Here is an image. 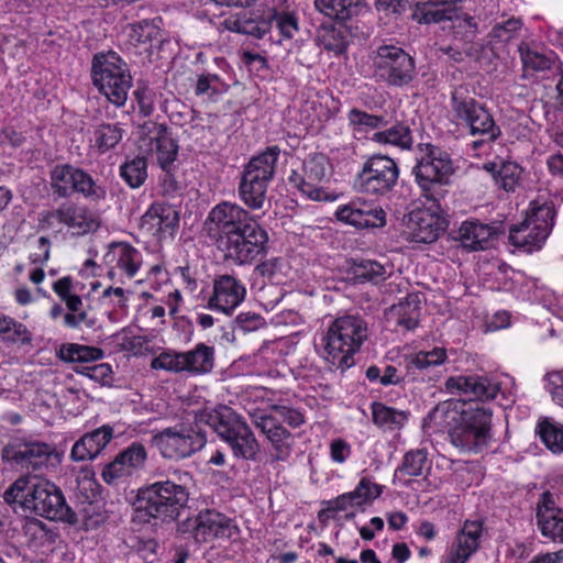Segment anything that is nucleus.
<instances>
[{"instance_id":"obj_15","label":"nucleus","mask_w":563,"mask_h":563,"mask_svg":"<svg viewBox=\"0 0 563 563\" xmlns=\"http://www.w3.org/2000/svg\"><path fill=\"white\" fill-rule=\"evenodd\" d=\"M214 366V349L199 343L187 352L165 351L151 362V368L172 373L187 372L192 375L210 373Z\"/></svg>"},{"instance_id":"obj_64","label":"nucleus","mask_w":563,"mask_h":563,"mask_svg":"<svg viewBox=\"0 0 563 563\" xmlns=\"http://www.w3.org/2000/svg\"><path fill=\"white\" fill-rule=\"evenodd\" d=\"M351 455V446L342 439H335L330 444V456L334 463L342 464Z\"/></svg>"},{"instance_id":"obj_60","label":"nucleus","mask_w":563,"mask_h":563,"mask_svg":"<svg viewBox=\"0 0 563 563\" xmlns=\"http://www.w3.org/2000/svg\"><path fill=\"white\" fill-rule=\"evenodd\" d=\"M236 329L242 332H252L256 331L260 328L264 327V319L255 312H241L235 318Z\"/></svg>"},{"instance_id":"obj_62","label":"nucleus","mask_w":563,"mask_h":563,"mask_svg":"<svg viewBox=\"0 0 563 563\" xmlns=\"http://www.w3.org/2000/svg\"><path fill=\"white\" fill-rule=\"evenodd\" d=\"M284 262L282 258H269L258 264L255 268L256 273L269 280H275L277 275L282 273Z\"/></svg>"},{"instance_id":"obj_30","label":"nucleus","mask_w":563,"mask_h":563,"mask_svg":"<svg viewBox=\"0 0 563 563\" xmlns=\"http://www.w3.org/2000/svg\"><path fill=\"white\" fill-rule=\"evenodd\" d=\"M112 438L113 428L109 424H103L76 441L71 448L70 457L77 462L93 460Z\"/></svg>"},{"instance_id":"obj_4","label":"nucleus","mask_w":563,"mask_h":563,"mask_svg":"<svg viewBox=\"0 0 563 563\" xmlns=\"http://www.w3.org/2000/svg\"><path fill=\"white\" fill-rule=\"evenodd\" d=\"M368 335L367 323L356 314L334 319L316 344L320 356L331 369L341 372L354 365V354Z\"/></svg>"},{"instance_id":"obj_19","label":"nucleus","mask_w":563,"mask_h":563,"mask_svg":"<svg viewBox=\"0 0 563 563\" xmlns=\"http://www.w3.org/2000/svg\"><path fill=\"white\" fill-rule=\"evenodd\" d=\"M253 426L265 437L272 448L274 461L284 462L292 452L295 438L278 418L261 409L249 411Z\"/></svg>"},{"instance_id":"obj_58","label":"nucleus","mask_w":563,"mask_h":563,"mask_svg":"<svg viewBox=\"0 0 563 563\" xmlns=\"http://www.w3.org/2000/svg\"><path fill=\"white\" fill-rule=\"evenodd\" d=\"M272 410L291 428H298L306 422L305 415L299 409L283 405H274L272 406Z\"/></svg>"},{"instance_id":"obj_45","label":"nucleus","mask_w":563,"mask_h":563,"mask_svg":"<svg viewBox=\"0 0 563 563\" xmlns=\"http://www.w3.org/2000/svg\"><path fill=\"white\" fill-rule=\"evenodd\" d=\"M74 192L80 194L86 199L98 202L106 198L107 190L84 169L79 168L76 174Z\"/></svg>"},{"instance_id":"obj_18","label":"nucleus","mask_w":563,"mask_h":563,"mask_svg":"<svg viewBox=\"0 0 563 563\" xmlns=\"http://www.w3.org/2000/svg\"><path fill=\"white\" fill-rule=\"evenodd\" d=\"M453 172V162L450 155L431 144L426 145L413 167L416 180L424 191L429 190L432 185L448 183Z\"/></svg>"},{"instance_id":"obj_59","label":"nucleus","mask_w":563,"mask_h":563,"mask_svg":"<svg viewBox=\"0 0 563 563\" xmlns=\"http://www.w3.org/2000/svg\"><path fill=\"white\" fill-rule=\"evenodd\" d=\"M278 361V354L275 351L274 343H264L253 356V362L267 369H264L268 375L272 374V366Z\"/></svg>"},{"instance_id":"obj_37","label":"nucleus","mask_w":563,"mask_h":563,"mask_svg":"<svg viewBox=\"0 0 563 563\" xmlns=\"http://www.w3.org/2000/svg\"><path fill=\"white\" fill-rule=\"evenodd\" d=\"M77 167L70 164H59L51 170V187L58 197L66 198L74 194Z\"/></svg>"},{"instance_id":"obj_12","label":"nucleus","mask_w":563,"mask_h":563,"mask_svg":"<svg viewBox=\"0 0 563 563\" xmlns=\"http://www.w3.org/2000/svg\"><path fill=\"white\" fill-rule=\"evenodd\" d=\"M554 217L553 203H531L526 219L510 227V244L526 253L541 250L553 229Z\"/></svg>"},{"instance_id":"obj_41","label":"nucleus","mask_w":563,"mask_h":563,"mask_svg":"<svg viewBox=\"0 0 563 563\" xmlns=\"http://www.w3.org/2000/svg\"><path fill=\"white\" fill-rule=\"evenodd\" d=\"M228 91L227 84L216 74H202L198 77L195 93L206 101L217 102Z\"/></svg>"},{"instance_id":"obj_55","label":"nucleus","mask_w":563,"mask_h":563,"mask_svg":"<svg viewBox=\"0 0 563 563\" xmlns=\"http://www.w3.org/2000/svg\"><path fill=\"white\" fill-rule=\"evenodd\" d=\"M521 175V168L512 162L504 163L497 172L496 180L506 191H514Z\"/></svg>"},{"instance_id":"obj_5","label":"nucleus","mask_w":563,"mask_h":563,"mask_svg":"<svg viewBox=\"0 0 563 563\" xmlns=\"http://www.w3.org/2000/svg\"><path fill=\"white\" fill-rule=\"evenodd\" d=\"M191 482L188 472L176 470L166 481L155 482L140 488L136 511L162 520H174L188 501L187 484Z\"/></svg>"},{"instance_id":"obj_10","label":"nucleus","mask_w":563,"mask_h":563,"mask_svg":"<svg viewBox=\"0 0 563 563\" xmlns=\"http://www.w3.org/2000/svg\"><path fill=\"white\" fill-rule=\"evenodd\" d=\"M91 77L93 85L117 107H122L132 86L126 64L114 52L100 53L93 57Z\"/></svg>"},{"instance_id":"obj_47","label":"nucleus","mask_w":563,"mask_h":563,"mask_svg":"<svg viewBox=\"0 0 563 563\" xmlns=\"http://www.w3.org/2000/svg\"><path fill=\"white\" fill-rule=\"evenodd\" d=\"M349 124L356 132L376 130L388 124L385 115L372 114L357 108L351 109L346 114Z\"/></svg>"},{"instance_id":"obj_42","label":"nucleus","mask_w":563,"mask_h":563,"mask_svg":"<svg viewBox=\"0 0 563 563\" xmlns=\"http://www.w3.org/2000/svg\"><path fill=\"white\" fill-rule=\"evenodd\" d=\"M0 335L3 341L13 344L24 345L32 342V333L26 325L2 313H0Z\"/></svg>"},{"instance_id":"obj_13","label":"nucleus","mask_w":563,"mask_h":563,"mask_svg":"<svg viewBox=\"0 0 563 563\" xmlns=\"http://www.w3.org/2000/svg\"><path fill=\"white\" fill-rule=\"evenodd\" d=\"M205 433L186 424L168 427L153 437V444L159 454L172 461H180L191 456L206 445Z\"/></svg>"},{"instance_id":"obj_31","label":"nucleus","mask_w":563,"mask_h":563,"mask_svg":"<svg viewBox=\"0 0 563 563\" xmlns=\"http://www.w3.org/2000/svg\"><path fill=\"white\" fill-rule=\"evenodd\" d=\"M162 19L143 20L131 25L129 34L130 43L141 52L151 55L155 48H158L163 42L161 30Z\"/></svg>"},{"instance_id":"obj_27","label":"nucleus","mask_w":563,"mask_h":563,"mask_svg":"<svg viewBox=\"0 0 563 563\" xmlns=\"http://www.w3.org/2000/svg\"><path fill=\"white\" fill-rule=\"evenodd\" d=\"M537 521L542 534L563 543L562 510L556 506L553 494L544 492L537 505Z\"/></svg>"},{"instance_id":"obj_11","label":"nucleus","mask_w":563,"mask_h":563,"mask_svg":"<svg viewBox=\"0 0 563 563\" xmlns=\"http://www.w3.org/2000/svg\"><path fill=\"white\" fill-rule=\"evenodd\" d=\"M240 528L233 518L216 510L202 509L177 526V533L195 543H211L216 540H236Z\"/></svg>"},{"instance_id":"obj_29","label":"nucleus","mask_w":563,"mask_h":563,"mask_svg":"<svg viewBox=\"0 0 563 563\" xmlns=\"http://www.w3.org/2000/svg\"><path fill=\"white\" fill-rule=\"evenodd\" d=\"M338 220L356 228H379L385 225V211L368 205L353 201L338 208Z\"/></svg>"},{"instance_id":"obj_9","label":"nucleus","mask_w":563,"mask_h":563,"mask_svg":"<svg viewBox=\"0 0 563 563\" xmlns=\"http://www.w3.org/2000/svg\"><path fill=\"white\" fill-rule=\"evenodd\" d=\"M223 25L231 32L263 38L276 26L284 40H291L299 32L298 18L294 12L268 8L262 15L242 12L231 15L223 21Z\"/></svg>"},{"instance_id":"obj_50","label":"nucleus","mask_w":563,"mask_h":563,"mask_svg":"<svg viewBox=\"0 0 563 563\" xmlns=\"http://www.w3.org/2000/svg\"><path fill=\"white\" fill-rule=\"evenodd\" d=\"M396 309L398 313V325L408 331L413 330L418 325L420 307L417 296L407 297L406 301L400 302Z\"/></svg>"},{"instance_id":"obj_8","label":"nucleus","mask_w":563,"mask_h":563,"mask_svg":"<svg viewBox=\"0 0 563 563\" xmlns=\"http://www.w3.org/2000/svg\"><path fill=\"white\" fill-rule=\"evenodd\" d=\"M279 154L278 146H269L245 165L239 184V197L247 208L260 210L264 207Z\"/></svg>"},{"instance_id":"obj_1","label":"nucleus","mask_w":563,"mask_h":563,"mask_svg":"<svg viewBox=\"0 0 563 563\" xmlns=\"http://www.w3.org/2000/svg\"><path fill=\"white\" fill-rule=\"evenodd\" d=\"M205 230L225 260L236 265L252 264L267 251V231L255 216L235 202L216 205L208 213Z\"/></svg>"},{"instance_id":"obj_23","label":"nucleus","mask_w":563,"mask_h":563,"mask_svg":"<svg viewBox=\"0 0 563 563\" xmlns=\"http://www.w3.org/2000/svg\"><path fill=\"white\" fill-rule=\"evenodd\" d=\"M146 459L147 453L144 445L133 442L103 467L101 476L106 483L115 484L133 476L144 466Z\"/></svg>"},{"instance_id":"obj_57","label":"nucleus","mask_w":563,"mask_h":563,"mask_svg":"<svg viewBox=\"0 0 563 563\" xmlns=\"http://www.w3.org/2000/svg\"><path fill=\"white\" fill-rule=\"evenodd\" d=\"M130 294L122 287L110 286L103 290L102 299L104 303L111 305L113 310L125 313Z\"/></svg>"},{"instance_id":"obj_7","label":"nucleus","mask_w":563,"mask_h":563,"mask_svg":"<svg viewBox=\"0 0 563 563\" xmlns=\"http://www.w3.org/2000/svg\"><path fill=\"white\" fill-rule=\"evenodd\" d=\"M200 420L209 424L238 459L256 460L260 443L247 422L230 407L205 411Z\"/></svg>"},{"instance_id":"obj_22","label":"nucleus","mask_w":563,"mask_h":563,"mask_svg":"<svg viewBox=\"0 0 563 563\" xmlns=\"http://www.w3.org/2000/svg\"><path fill=\"white\" fill-rule=\"evenodd\" d=\"M445 387L451 394L464 396L470 401L494 399L500 390V385L486 375H459L450 377Z\"/></svg>"},{"instance_id":"obj_38","label":"nucleus","mask_w":563,"mask_h":563,"mask_svg":"<svg viewBox=\"0 0 563 563\" xmlns=\"http://www.w3.org/2000/svg\"><path fill=\"white\" fill-rule=\"evenodd\" d=\"M103 355L101 349L76 343L63 344L58 352L59 358L69 363H90L101 360Z\"/></svg>"},{"instance_id":"obj_35","label":"nucleus","mask_w":563,"mask_h":563,"mask_svg":"<svg viewBox=\"0 0 563 563\" xmlns=\"http://www.w3.org/2000/svg\"><path fill=\"white\" fill-rule=\"evenodd\" d=\"M362 0H314L316 9L331 20L344 22L357 13Z\"/></svg>"},{"instance_id":"obj_6","label":"nucleus","mask_w":563,"mask_h":563,"mask_svg":"<svg viewBox=\"0 0 563 563\" xmlns=\"http://www.w3.org/2000/svg\"><path fill=\"white\" fill-rule=\"evenodd\" d=\"M450 107L453 121L466 128L472 136H479V140L472 142L473 150L489 146L501 135L490 111L472 97L466 87L459 86L452 91Z\"/></svg>"},{"instance_id":"obj_21","label":"nucleus","mask_w":563,"mask_h":563,"mask_svg":"<svg viewBox=\"0 0 563 563\" xmlns=\"http://www.w3.org/2000/svg\"><path fill=\"white\" fill-rule=\"evenodd\" d=\"M142 254L129 243H111L104 254V263L108 267V277L112 280L123 282V278H133L141 265Z\"/></svg>"},{"instance_id":"obj_56","label":"nucleus","mask_w":563,"mask_h":563,"mask_svg":"<svg viewBox=\"0 0 563 563\" xmlns=\"http://www.w3.org/2000/svg\"><path fill=\"white\" fill-rule=\"evenodd\" d=\"M521 25L522 23L519 19L510 18L503 23H497L489 35L494 41L506 43L516 36Z\"/></svg>"},{"instance_id":"obj_52","label":"nucleus","mask_w":563,"mask_h":563,"mask_svg":"<svg viewBox=\"0 0 563 563\" xmlns=\"http://www.w3.org/2000/svg\"><path fill=\"white\" fill-rule=\"evenodd\" d=\"M386 268L375 261H362L354 267V277L360 282L377 284L385 278Z\"/></svg>"},{"instance_id":"obj_48","label":"nucleus","mask_w":563,"mask_h":563,"mask_svg":"<svg viewBox=\"0 0 563 563\" xmlns=\"http://www.w3.org/2000/svg\"><path fill=\"white\" fill-rule=\"evenodd\" d=\"M538 433L545 446L553 453H563V426L544 419L538 424Z\"/></svg>"},{"instance_id":"obj_40","label":"nucleus","mask_w":563,"mask_h":563,"mask_svg":"<svg viewBox=\"0 0 563 563\" xmlns=\"http://www.w3.org/2000/svg\"><path fill=\"white\" fill-rule=\"evenodd\" d=\"M373 422L385 430H393L400 428L407 420V415L404 411L388 407L382 402L375 401L372 404Z\"/></svg>"},{"instance_id":"obj_34","label":"nucleus","mask_w":563,"mask_h":563,"mask_svg":"<svg viewBox=\"0 0 563 563\" xmlns=\"http://www.w3.org/2000/svg\"><path fill=\"white\" fill-rule=\"evenodd\" d=\"M372 140L380 145H390L400 150H410L413 144V135L406 122H397L394 125L375 132Z\"/></svg>"},{"instance_id":"obj_16","label":"nucleus","mask_w":563,"mask_h":563,"mask_svg":"<svg viewBox=\"0 0 563 563\" xmlns=\"http://www.w3.org/2000/svg\"><path fill=\"white\" fill-rule=\"evenodd\" d=\"M398 177L399 168L394 159L385 155H374L363 164L355 187L367 195L384 196L396 186Z\"/></svg>"},{"instance_id":"obj_3","label":"nucleus","mask_w":563,"mask_h":563,"mask_svg":"<svg viewBox=\"0 0 563 563\" xmlns=\"http://www.w3.org/2000/svg\"><path fill=\"white\" fill-rule=\"evenodd\" d=\"M4 501L48 520L73 522L75 514L67 506L62 490L43 478L21 476L4 493Z\"/></svg>"},{"instance_id":"obj_26","label":"nucleus","mask_w":563,"mask_h":563,"mask_svg":"<svg viewBox=\"0 0 563 563\" xmlns=\"http://www.w3.org/2000/svg\"><path fill=\"white\" fill-rule=\"evenodd\" d=\"M178 223L179 212L168 203H153L141 218V228L157 238L173 235Z\"/></svg>"},{"instance_id":"obj_36","label":"nucleus","mask_w":563,"mask_h":563,"mask_svg":"<svg viewBox=\"0 0 563 563\" xmlns=\"http://www.w3.org/2000/svg\"><path fill=\"white\" fill-rule=\"evenodd\" d=\"M124 130L118 123H101L95 126L90 139L91 146L104 154L114 148L123 137Z\"/></svg>"},{"instance_id":"obj_61","label":"nucleus","mask_w":563,"mask_h":563,"mask_svg":"<svg viewBox=\"0 0 563 563\" xmlns=\"http://www.w3.org/2000/svg\"><path fill=\"white\" fill-rule=\"evenodd\" d=\"M87 377L99 383H107L112 375V368L107 363L86 365L79 371Z\"/></svg>"},{"instance_id":"obj_20","label":"nucleus","mask_w":563,"mask_h":563,"mask_svg":"<svg viewBox=\"0 0 563 563\" xmlns=\"http://www.w3.org/2000/svg\"><path fill=\"white\" fill-rule=\"evenodd\" d=\"M140 148L155 156L158 166L169 173L178 155V145L163 124H153L141 137Z\"/></svg>"},{"instance_id":"obj_24","label":"nucleus","mask_w":563,"mask_h":563,"mask_svg":"<svg viewBox=\"0 0 563 563\" xmlns=\"http://www.w3.org/2000/svg\"><path fill=\"white\" fill-rule=\"evenodd\" d=\"M244 284L233 275H219L213 280V292L209 299L210 309L231 314L245 299Z\"/></svg>"},{"instance_id":"obj_2","label":"nucleus","mask_w":563,"mask_h":563,"mask_svg":"<svg viewBox=\"0 0 563 563\" xmlns=\"http://www.w3.org/2000/svg\"><path fill=\"white\" fill-rule=\"evenodd\" d=\"M492 417L489 407L446 400L429 412L423 428L431 432H448L450 443L460 452L477 454L487 450L493 440Z\"/></svg>"},{"instance_id":"obj_54","label":"nucleus","mask_w":563,"mask_h":563,"mask_svg":"<svg viewBox=\"0 0 563 563\" xmlns=\"http://www.w3.org/2000/svg\"><path fill=\"white\" fill-rule=\"evenodd\" d=\"M521 62L525 67H529L533 70H545L551 66V60L542 54L532 51L529 45L522 43L518 47Z\"/></svg>"},{"instance_id":"obj_25","label":"nucleus","mask_w":563,"mask_h":563,"mask_svg":"<svg viewBox=\"0 0 563 563\" xmlns=\"http://www.w3.org/2000/svg\"><path fill=\"white\" fill-rule=\"evenodd\" d=\"M446 220L431 208L415 210L409 216V239L415 243H432L446 229Z\"/></svg>"},{"instance_id":"obj_53","label":"nucleus","mask_w":563,"mask_h":563,"mask_svg":"<svg viewBox=\"0 0 563 563\" xmlns=\"http://www.w3.org/2000/svg\"><path fill=\"white\" fill-rule=\"evenodd\" d=\"M356 506H362L382 494L379 485L372 483L367 477H363L354 490L349 493Z\"/></svg>"},{"instance_id":"obj_17","label":"nucleus","mask_w":563,"mask_h":563,"mask_svg":"<svg viewBox=\"0 0 563 563\" xmlns=\"http://www.w3.org/2000/svg\"><path fill=\"white\" fill-rule=\"evenodd\" d=\"M53 448L41 441L15 438L9 441L1 451V459L12 467L34 472L47 464Z\"/></svg>"},{"instance_id":"obj_63","label":"nucleus","mask_w":563,"mask_h":563,"mask_svg":"<svg viewBox=\"0 0 563 563\" xmlns=\"http://www.w3.org/2000/svg\"><path fill=\"white\" fill-rule=\"evenodd\" d=\"M51 242L46 236L37 240L36 250L30 254V261L36 265H44L49 260Z\"/></svg>"},{"instance_id":"obj_46","label":"nucleus","mask_w":563,"mask_h":563,"mask_svg":"<svg viewBox=\"0 0 563 563\" xmlns=\"http://www.w3.org/2000/svg\"><path fill=\"white\" fill-rule=\"evenodd\" d=\"M428 452L426 449L411 450L405 454L396 474L409 477L420 476L428 467Z\"/></svg>"},{"instance_id":"obj_28","label":"nucleus","mask_w":563,"mask_h":563,"mask_svg":"<svg viewBox=\"0 0 563 563\" xmlns=\"http://www.w3.org/2000/svg\"><path fill=\"white\" fill-rule=\"evenodd\" d=\"M482 534L483 526L479 520H466L444 563H466L477 551Z\"/></svg>"},{"instance_id":"obj_43","label":"nucleus","mask_w":563,"mask_h":563,"mask_svg":"<svg viewBox=\"0 0 563 563\" xmlns=\"http://www.w3.org/2000/svg\"><path fill=\"white\" fill-rule=\"evenodd\" d=\"M120 176L131 188H140L147 178V162L143 156L126 159L120 166Z\"/></svg>"},{"instance_id":"obj_32","label":"nucleus","mask_w":563,"mask_h":563,"mask_svg":"<svg viewBox=\"0 0 563 563\" xmlns=\"http://www.w3.org/2000/svg\"><path fill=\"white\" fill-rule=\"evenodd\" d=\"M59 217L73 235H84L98 228L96 218L86 208L73 203L60 205Z\"/></svg>"},{"instance_id":"obj_44","label":"nucleus","mask_w":563,"mask_h":563,"mask_svg":"<svg viewBox=\"0 0 563 563\" xmlns=\"http://www.w3.org/2000/svg\"><path fill=\"white\" fill-rule=\"evenodd\" d=\"M289 181L307 198L313 201L334 200V196H330L324 191L321 184L323 180H310L305 173H294L289 177Z\"/></svg>"},{"instance_id":"obj_14","label":"nucleus","mask_w":563,"mask_h":563,"mask_svg":"<svg viewBox=\"0 0 563 563\" xmlns=\"http://www.w3.org/2000/svg\"><path fill=\"white\" fill-rule=\"evenodd\" d=\"M375 76L388 86L404 87L416 77L413 58L401 47L382 45L373 59Z\"/></svg>"},{"instance_id":"obj_49","label":"nucleus","mask_w":563,"mask_h":563,"mask_svg":"<svg viewBox=\"0 0 563 563\" xmlns=\"http://www.w3.org/2000/svg\"><path fill=\"white\" fill-rule=\"evenodd\" d=\"M448 360L446 350L443 347H434L430 351H420L416 353L410 364L419 371H430L442 364Z\"/></svg>"},{"instance_id":"obj_39","label":"nucleus","mask_w":563,"mask_h":563,"mask_svg":"<svg viewBox=\"0 0 563 563\" xmlns=\"http://www.w3.org/2000/svg\"><path fill=\"white\" fill-rule=\"evenodd\" d=\"M459 5L456 0H444L430 3L421 10L418 21L421 23H439L452 20L457 15Z\"/></svg>"},{"instance_id":"obj_33","label":"nucleus","mask_w":563,"mask_h":563,"mask_svg":"<svg viewBox=\"0 0 563 563\" xmlns=\"http://www.w3.org/2000/svg\"><path fill=\"white\" fill-rule=\"evenodd\" d=\"M493 234L494 230L488 224L464 221L456 232L455 240L460 241L465 250L479 251L488 247Z\"/></svg>"},{"instance_id":"obj_51","label":"nucleus","mask_w":563,"mask_h":563,"mask_svg":"<svg viewBox=\"0 0 563 563\" xmlns=\"http://www.w3.org/2000/svg\"><path fill=\"white\" fill-rule=\"evenodd\" d=\"M329 170V159L321 153L311 154L303 162L302 173H305L310 180L324 181L328 178Z\"/></svg>"}]
</instances>
